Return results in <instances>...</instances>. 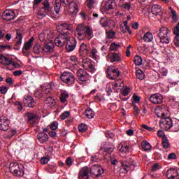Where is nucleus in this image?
<instances>
[{
	"mask_svg": "<svg viewBox=\"0 0 179 179\" xmlns=\"http://www.w3.org/2000/svg\"><path fill=\"white\" fill-rule=\"evenodd\" d=\"M10 121L5 116L0 117V131H8Z\"/></svg>",
	"mask_w": 179,
	"mask_h": 179,
	"instance_id": "obj_15",
	"label": "nucleus"
},
{
	"mask_svg": "<svg viewBox=\"0 0 179 179\" xmlns=\"http://www.w3.org/2000/svg\"><path fill=\"white\" fill-rule=\"evenodd\" d=\"M172 132H178L179 131V120L172 121V126L171 127Z\"/></svg>",
	"mask_w": 179,
	"mask_h": 179,
	"instance_id": "obj_39",
	"label": "nucleus"
},
{
	"mask_svg": "<svg viewBox=\"0 0 179 179\" xmlns=\"http://www.w3.org/2000/svg\"><path fill=\"white\" fill-rule=\"evenodd\" d=\"M57 29L61 34V33L65 31V30H72V25L71 24L62 23L57 27Z\"/></svg>",
	"mask_w": 179,
	"mask_h": 179,
	"instance_id": "obj_22",
	"label": "nucleus"
},
{
	"mask_svg": "<svg viewBox=\"0 0 179 179\" xmlns=\"http://www.w3.org/2000/svg\"><path fill=\"white\" fill-rule=\"evenodd\" d=\"M76 39L71 38H69V40L66 42V50L68 51V52H72L75 48H76Z\"/></svg>",
	"mask_w": 179,
	"mask_h": 179,
	"instance_id": "obj_16",
	"label": "nucleus"
},
{
	"mask_svg": "<svg viewBox=\"0 0 179 179\" xmlns=\"http://www.w3.org/2000/svg\"><path fill=\"white\" fill-rule=\"evenodd\" d=\"M0 64L6 66H9V65L13 64V60H12V58L6 57L3 56V55H0Z\"/></svg>",
	"mask_w": 179,
	"mask_h": 179,
	"instance_id": "obj_21",
	"label": "nucleus"
},
{
	"mask_svg": "<svg viewBox=\"0 0 179 179\" xmlns=\"http://www.w3.org/2000/svg\"><path fill=\"white\" fill-rule=\"evenodd\" d=\"M122 8L123 9H125V10H129V9H131V3H124L122 5Z\"/></svg>",
	"mask_w": 179,
	"mask_h": 179,
	"instance_id": "obj_59",
	"label": "nucleus"
},
{
	"mask_svg": "<svg viewBox=\"0 0 179 179\" xmlns=\"http://www.w3.org/2000/svg\"><path fill=\"white\" fill-rule=\"evenodd\" d=\"M69 97V94L66 92L64 91L61 94L60 96V101L62 103H65L66 101V99Z\"/></svg>",
	"mask_w": 179,
	"mask_h": 179,
	"instance_id": "obj_45",
	"label": "nucleus"
},
{
	"mask_svg": "<svg viewBox=\"0 0 179 179\" xmlns=\"http://www.w3.org/2000/svg\"><path fill=\"white\" fill-rule=\"evenodd\" d=\"M141 147L145 152H148L152 149V145L147 141H143L141 143Z\"/></svg>",
	"mask_w": 179,
	"mask_h": 179,
	"instance_id": "obj_38",
	"label": "nucleus"
},
{
	"mask_svg": "<svg viewBox=\"0 0 179 179\" xmlns=\"http://www.w3.org/2000/svg\"><path fill=\"white\" fill-rule=\"evenodd\" d=\"M69 40L68 32L61 33L58 37L55 39V43L57 47H64L66 44V41Z\"/></svg>",
	"mask_w": 179,
	"mask_h": 179,
	"instance_id": "obj_5",
	"label": "nucleus"
},
{
	"mask_svg": "<svg viewBox=\"0 0 179 179\" xmlns=\"http://www.w3.org/2000/svg\"><path fill=\"white\" fill-rule=\"evenodd\" d=\"M62 5L69 6V13H71V15H76L78 12H79L78 4H76L73 0H55L54 7L56 15L59 13Z\"/></svg>",
	"mask_w": 179,
	"mask_h": 179,
	"instance_id": "obj_1",
	"label": "nucleus"
},
{
	"mask_svg": "<svg viewBox=\"0 0 179 179\" xmlns=\"http://www.w3.org/2000/svg\"><path fill=\"white\" fill-rule=\"evenodd\" d=\"M169 32L170 31L167 27H164L159 29L158 36L162 44H169V43H170V39L169 38V36H168Z\"/></svg>",
	"mask_w": 179,
	"mask_h": 179,
	"instance_id": "obj_4",
	"label": "nucleus"
},
{
	"mask_svg": "<svg viewBox=\"0 0 179 179\" xmlns=\"http://www.w3.org/2000/svg\"><path fill=\"white\" fill-rule=\"evenodd\" d=\"M141 39L143 40L144 43H152L153 41V34L150 31H148L144 34Z\"/></svg>",
	"mask_w": 179,
	"mask_h": 179,
	"instance_id": "obj_28",
	"label": "nucleus"
},
{
	"mask_svg": "<svg viewBox=\"0 0 179 179\" xmlns=\"http://www.w3.org/2000/svg\"><path fill=\"white\" fill-rule=\"evenodd\" d=\"M136 76L137 79H139L140 80H143V79H145V73L141 69L136 71Z\"/></svg>",
	"mask_w": 179,
	"mask_h": 179,
	"instance_id": "obj_44",
	"label": "nucleus"
},
{
	"mask_svg": "<svg viewBox=\"0 0 179 179\" xmlns=\"http://www.w3.org/2000/svg\"><path fill=\"white\" fill-rule=\"evenodd\" d=\"M86 5L89 9H93L97 5V2H96V0H87Z\"/></svg>",
	"mask_w": 179,
	"mask_h": 179,
	"instance_id": "obj_40",
	"label": "nucleus"
},
{
	"mask_svg": "<svg viewBox=\"0 0 179 179\" xmlns=\"http://www.w3.org/2000/svg\"><path fill=\"white\" fill-rule=\"evenodd\" d=\"M37 138L41 143H44L48 141V134L45 132H41L37 135Z\"/></svg>",
	"mask_w": 179,
	"mask_h": 179,
	"instance_id": "obj_31",
	"label": "nucleus"
},
{
	"mask_svg": "<svg viewBox=\"0 0 179 179\" xmlns=\"http://www.w3.org/2000/svg\"><path fill=\"white\" fill-rule=\"evenodd\" d=\"M129 92H131L129 87H126L122 91V94L123 96H128V94H129Z\"/></svg>",
	"mask_w": 179,
	"mask_h": 179,
	"instance_id": "obj_61",
	"label": "nucleus"
},
{
	"mask_svg": "<svg viewBox=\"0 0 179 179\" xmlns=\"http://www.w3.org/2000/svg\"><path fill=\"white\" fill-rule=\"evenodd\" d=\"M163 99V95L159 93L152 94L150 96V101L152 103V104H162Z\"/></svg>",
	"mask_w": 179,
	"mask_h": 179,
	"instance_id": "obj_17",
	"label": "nucleus"
},
{
	"mask_svg": "<svg viewBox=\"0 0 179 179\" xmlns=\"http://www.w3.org/2000/svg\"><path fill=\"white\" fill-rule=\"evenodd\" d=\"M85 115L89 119H92L94 117V111H93V110H92V108H88L85 110Z\"/></svg>",
	"mask_w": 179,
	"mask_h": 179,
	"instance_id": "obj_41",
	"label": "nucleus"
},
{
	"mask_svg": "<svg viewBox=\"0 0 179 179\" xmlns=\"http://www.w3.org/2000/svg\"><path fill=\"white\" fill-rule=\"evenodd\" d=\"M38 37L40 41H51L54 38V33L51 30L46 29L41 33Z\"/></svg>",
	"mask_w": 179,
	"mask_h": 179,
	"instance_id": "obj_11",
	"label": "nucleus"
},
{
	"mask_svg": "<svg viewBox=\"0 0 179 179\" xmlns=\"http://www.w3.org/2000/svg\"><path fill=\"white\" fill-rule=\"evenodd\" d=\"M61 80L64 83H66V85H73L75 83V76L71 72L65 71L64 72L61 77Z\"/></svg>",
	"mask_w": 179,
	"mask_h": 179,
	"instance_id": "obj_8",
	"label": "nucleus"
},
{
	"mask_svg": "<svg viewBox=\"0 0 179 179\" xmlns=\"http://www.w3.org/2000/svg\"><path fill=\"white\" fill-rule=\"evenodd\" d=\"M170 115L167 116V117H164L159 121V127L162 129L168 130V129H171V126L173 124V120L170 119Z\"/></svg>",
	"mask_w": 179,
	"mask_h": 179,
	"instance_id": "obj_12",
	"label": "nucleus"
},
{
	"mask_svg": "<svg viewBox=\"0 0 179 179\" xmlns=\"http://www.w3.org/2000/svg\"><path fill=\"white\" fill-rule=\"evenodd\" d=\"M24 104L27 106V107H34V99H33V97H31V96H27L24 98Z\"/></svg>",
	"mask_w": 179,
	"mask_h": 179,
	"instance_id": "obj_27",
	"label": "nucleus"
},
{
	"mask_svg": "<svg viewBox=\"0 0 179 179\" xmlns=\"http://www.w3.org/2000/svg\"><path fill=\"white\" fill-rule=\"evenodd\" d=\"M69 115H71V113L69 111H64L60 115V118L61 120H66Z\"/></svg>",
	"mask_w": 179,
	"mask_h": 179,
	"instance_id": "obj_54",
	"label": "nucleus"
},
{
	"mask_svg": "<svg viewBox=\"0 0 179 179\" xmlns=\"http://www.w3.org/2000/svg\"><path fill=\"white\" fill-rule=\"evenodd\" d=\"M50 162L49 157H43L41 159V164H47Z\"/></svg>",
	"mask_w": 179,
	"mask_h": 179,
	"instance_id": "obj_56",
	"label": "nucleus"
},
{
	"mask_svg": "<svg viewBox=\"0 0 179 179\" xmlns=\"http://www.w3.org/2000/svg\"><path fill=\"white\" fill-rule=\"evenodd\" d=\"M166 176L168 179H179L178 171L176 169L171 168L166 171Z\"/></svg>",
	"mask_w": 179,
	"mask_h": 179,
	"instance_id": "obj_18",
	"label": "nucleus"
},
{
	"mask_svg": "<svg viewBox=\"0 0 179 179\" xmlns=\"http://www.w3.org/2000/svg\"><path fill=\"white\" fill-rule=\"evenodd\" d=\"M80 51H82L83 52H89V51H90V47H89V45L85 44V43H82L80 45Z\"/></svg>",
	"mask_w": 179,
	"mask_h": 179,
	"instance_id": "obj_46",
	"label": "nucleus"
},
{
	"mask_svg": "<svg viewBox=\"0 0 179 179\" xmlns=\"http://www.w3.org/2000/svg\"><path fill=\"white\" fill-rule=\"evenodd\" d=\"M173 34H175L173 43L176 47H179V22L176 25V27L173 29Z\"/></svg>",
	"mask_w": 179,
	"mask_h": 179,
	"instance_id": "obj_25",
	"label": "nucleus"
},
{
	"mask_svg": "<svg viewBox=\"0 0 179 179\" xmlns=\"http://www.w3.org/2000/svg\"><path fill=\"white\" fill-rule=\"evenodd\" d=\"M171 12V14H172V20L174 21V22H177V20H178V17L177 16V12L176 10H174L173 9V8L170 7L169 8Z\"/></svg>",
	"mask_w": 179,
	"mask_h": 179,
	"instance_id": "obj_50",
	"label": "nucleus"
},
{
	"mask_svg": "<svg viewBox=\"0 0 179 179\" xmlns=\"http://www.w3.org/2000/svg\"><path fill=\"white\" fill-rule=\"evenodd\" d=\"M117 149L121 153H127V152H129V147L127 144H119Z\"/></svg>",
	"mask_w": 179,
	"mask_h": 179,
	"instance_id": "obj_35",
	"label": "nucleus"
},
{
	"mask_svg": "<svg viewBox=\"0 0 179 179\" xmlns=\"http://www.w3.org/2000/svg\"><path fill=\"white\" fill-rule=\"evenodd\" d=\"M108 38H114V36H115V32L113 30H110L109 31L107 32L106 34Z\"/></svg>",
	"mask_w": 179,
	"mask_h": 179,
	"instance_id": "obj_57",
	"label": "nucleus"
},
{
	"mask_svg": "<svg viewBox=\"0 0 179 179\" xmlns=\"http://www.w3.org/2000/svg\"><path fill=\"white\" fill-rule=\"evenodd\" d=\"M42 51H43V48H41V46L38 44H36L34 45V52L35 54H40V52H41Z\"/></svg>",
	"mask_w": 179,
	"mask_h": 179,
	"instance_id": "obj_51",
	"label": "nucleus"
},
{
	"mask_svg": "<svg viewBox=\"0 0 179 179\" xmlns=\"http://www.w3.org/2000/svg\"><path fill=\"white\" fill-rule=\"evenodd\" d=\"M22 38L23 37L22 36V34H19L17 35L15 50H20V45H22Z\"/></svg>",
	"mask_w": 179,
	"mask_h": 179,
	"instance_id": "obj_37",
	"label": "nucleus"
},
{
	"mask_svg": "<svg viewBox=\"0 0 179 179\" xmlns=\"http://www.w3.org/2000/svg\"><path fill=\"white\" fill-rule=\"evenodd\" d=\"M33 41H34V38L31 37L27 42L24 44V48L22 51H29L31 45H33Z\"/></svg>",
	"mask_w": 179,
	"mask_h": 179,
	"instance_id": "obj_34",
	"label": "nucleus"
},
{
	"mask_svg": "<svg viewBox=\"0 0 179 179\" xmlns=\"http://www.w3.org/2000/svg\"><path fill=\"white\" fill-rule=\"evenodd\" d=\"M134 64L137 66H139L142 65V57H141L139 55H136L134 57Z\"/></svg>",
	"mask_w": 179,
	"mask_h": 179,
	"instance_id": "obj_47",
	"label": "nucleus"
},
{
	"mask_svg": "<svg viewBox=\"0 0 179 179\" xmlns=\"http://www.w3.org/2000/svg\"><path fill=\"white\" fill-rule=\"evenodd\" d=\"M112 87L114 90L118 92V90H121L124 87V83L121 80H117L112 83Z\"/></svg>",
	"mask_w": 179,
	"mask_h": 179,
	"instance_id": "obj_26",
	"label": "nucleus"
},
{
	"mask_svg": "<svg viewBox=\"0 0 179 179\" xmlns=\"http://www.w3.org/2000/svg\"><path fill=\"white\" fill-rule=\"evenodd\" d=\"M29 122H36L37 121V115L30 114L28 117Z\"/></svg>",
	"mask_w": 179,
	"mask_h": 179,
	"instance_id": "obj_53",
	"label": "nucleus"
},
{
	"mask_svg": "<svg viewBox=\"0 0 179 179\" xmlns=\"http://www.w3.org/2000/svg\"><path fill=\"white\" fill-rule=\"evenodd\" d=\"M131 169V164L129 162L124 161L122 162V166H121V171L124 173V174L128 173Z\"/></svg>",
	"mask_w": 179,
	"mask_h": 179,
	"instance_id": "obj_30",
	"label": "nucleus"
},
{
	"mask_svg": "<svg viewBox=\"0 0 179 179\" xmlns=\"http://www.w3.org/2000/svg\"><path fill=\"white\" fill-rule=\"evenodd\" d=\"M115 7V1L114 0H107L105 2V9L106 10H110V9H114Z\"/></svg>",
	"mask_w": 179,
	"mask_h": 179,
	"instance_id": "obj_33",
	"label": "nucleus"
},
{
	"mask_svg": "<svg viewBox=\"0 0 179 179\" xmlns=\"http://www.w3.org/2000/svg\"><path fill=\"white\" fill-rule=\"evenodd\" d=\"M79 179H89V168L85 166L81 169L78 173Z\"/></svg>",
	"mask_w": 179,
	"mask_h": 179,
	"instance_id": "obj_20",
	"label": "nucleus"
},
{
	"mask_svg": "<svg viewBox=\"0 0 179 179\" xmlns=\"http://www.w3.org/2000/svg\"><path fill=\"white\" fill-rule=\"evenodd\" d=\"M9 170L15 177H22L24 174L23 169H22V165H19L17 162H11Z\"/></svg>",
	"mask_w": 179,
	"mask_h": 179,
	"instance_id": "obj_3",
	"label": "nucleus"
},
{
	"mask_svg": "<svg viewBox=\"0 0 179 179\" xmlns=\"http://www.w3.org/2000/svg\"><path fill=\"white\" fill-rule=\"evenodd\" d=\"M99 23L101 27H103L104 29H110L115 26V22H114V20L108 19L107 17L101 18V20H99Z\"/></svg>",
	"mask_w": 179,
	"mask_h": 179,
	"instance_id": "obj_13",
	"label": "nucleus"
},
{
	"mask_svg": "<svg viewBox=\"0 0 179 179\" xmlns=\"http://www.w3.org/2000/svg\"><path fill=\"white\" fill-rule=\"evenodd\" d=\"M157 170H160V166H159L158 164H155L152 166V169H151V171H152L153 173H155V171H157Z\"/></svg>",
	"mask_w": 179,
	"mask_h": 179,
	"instance_id": "obj_62",
	"label": "nucleus"
},
{
	"mask_svg": "<svg viewBox=\"0 0 179 179\" xmlns=\"http://www.w3.org/2000/svg\"><path fill=\"white\" fill-rule=\"evenodd\" d=\"M78 130L80 132H86L87 131V125L85 124H81L78 126Z\"/></svg>",
	"mask_w": 179,
	"mask_h": 179,
	"instance_id": "obj_52",
	"label": "nucleus"
},
{
	"mask_svg": "<svg viewBox=\"0 0 179 179\" xmlns=\"http://www.w3.org/2000/svg\"><path fill=\"white\" fill-rule=\"evenodd\" d=\"M114 150V145H110L109 147H105L104 151L106 153H111Z\"/></svg>",
	"mask_w": 179,
	"mask_h": 179,
	"instance_id": "obj_58",
	"label": "nucleus"
},
{
	"mask_svg": "<svg viewBox=\"0 0 179 179\" xmlns=\"http://www.w3.org/2000/svg\"><path fill=\"white\" fill-rule=\"evenodd\" d=\"M43 6L41 8L38 12V19H43V17H45L50 12V3L48 0H45L43 2Z\"/></svg>",
	"mask_w": 179,
	"mask_h": 179,
	"instance_id": "obj_10",
	"label": "nucleus"
},
{
	"mask_svg": "<svg viewBox=\"0 0 179 179\" xmlns=\"http://www.w3.org/2000/svg\"><path fill=\"white\" fill-rule=\"evenodd\" d=\"M90 174L92 176H94V177H99L104 173V171L103 170V167L99 166V165H93L91 166L90 170Z\"/></svg>",
	"mask_w": 179,
	"mask_h": 179,
	"instance_id": "obj_14",
	"label": "nucleus"
},
{
	"mask_svg": "<svg viewBox=\"0 0 179 179\" xmlns=\"http://www.w3.org/2000/svg\"><path fill=\"white\" fill-rule=\"evenodd\" d=\"M106 74L108 76V78L109 79H111L112 80H114L117 79L121 75V73L120 72V70L114 66H109L108 67V70L106 71Z\"/></svg>",
	"mask_w": 179,
	"mask_h": 179,
	"instance_id": "obj_6",
	"label": "nucleus"
},
{
	"mask_svg": "<svg viewBox=\"0 0 179 179\" xmlns=\"http://www.w3.org/2000/svg\"><path fill=\"white\" fill-rule=\"evenodd\" d=\"M155 114L159 118H167L170 115L169 108L166 106H158L155 108Z\"/></svg>",
	"mask_w": 179,
	"mask_h": 179,
	"instance_id": "obj_7",
	"label": "nucleus"
},
{
	"mask_svg": "<svg viewBox=\"0 0 179 179\" xmlns=\"http://www.w3.org/2000/svg\"><path fill=\"white\" fill-rule=\"evenodd\" d=\"M3 20H13L16 15L13 10H6L2 15Z\"/></svg>",
	"mask_w": 179,
	"mask_h": 179,
	"instance_id": "obj_19",
	"label": "nucleus"
},
{
	"mask_svg": "<svg viewBox=\"0 0 179 179\" xmlns=\"http://www.w3.org/2000/svg\"><path fill=\"white\" fill-rule=\"evenodd\" d=\"M120 47L121 45L113 43L110 46V51H117Z\"/></svg>",
	"mask_w": 179,
	"mask_h": 179,
	"instance_id": "obj_49",
	"label": "nucleus"
},
{
	"mask_svg": "<svg viewBox=\"0 0 179 179\" xmlns=\"http://www.w3.org/2000/svg\"><path fill=\"white\" fill-rule=\"evenodd\" d=\"M162 146L164 149H169V148H170V142H169V139L167 138V136L163 137Z\"/></svg>",
	"mask_w": 179,
	"mask_h": 179,
	"instance_id": "obj_43",
	"label": "nucleus"
},
{
	"mask_svg": "<svg viewBox=\"0 0 179 179\" xmlns=\"http://www.w3.org/2000/svg\"><path fill=\"white\" fill-rule=\"evenodd\" d=\"M49 170H51V173H55V171H57V164L55 163L50 164Z\"/></svg>",
	"mask_w": 179,
	"mask_h": 179,
	"instance_id": "obj_55",
	"label": "nucleus"
},
{
	"mask_svg": "<svg viewBox=\"0 0 179 179\" xmlns=\"http://www.w3.org/2000/svg\"><path fill=\"white\" fill-rule=\"evenodd\" d=\"M113 83H108L106 85V93H108V96H110V94H111V93H113Z\"/></svg>",
	"mask_w": 179,
	"mask_h": 179,
	"instance_id": "obj_48",
	"label": "nucleus"
},
{
	"mask_svg": "<svg viewBox=\"0 0 179 179\" xmlns=\"http://www.w3.org/2000/svg\"><path fill=\"white\" fill-rule=\"evenodd\" d=\"M45 103L46 104H48V106H50V107H54V106H55V99H54V98L51 96H48L46 98Z\"/></svg>",
	"mask_w": 179,
	"mask_h": 179,
	"instance_id": "obj_42",
	"label": "nucleus"
},
{
	"mask_svg": "<svg viewBox=\"0 0 179 179\" xmlns=\"http://www.w3.org/2000/svg\"><path fill=\"white\" fill-rule=\"evenodd\" d=\"M82 62L84 69H85L86 71H89V72H91V73H94V72H96L94 62L92 61V59L89 58H84Z\"/></svg>",
	"mask_w": 179,
	"mask_h": 179,
	"instance_id": "obj_9",
	"label": "nucleus"
},
{
	"mask_svg": "<svg viewBox=\"0 0 179 179\" xmlns=\"http://www.w3.org/2000/svg\"><path fill=\"white\" fill-rule=\"evenodd\" d=\"M107 59L108 62H118L119 61H121V57L119 54L113 52L111 55L107 56Z\"/></svg>",
	"mask_w": 179,
	"mask_h": 179,
	"instance_id": "obj_23",
	"label": "nucleus"
},
{
	"mask_svg": "<svg viewBox=\"0 0 179 179\" xmlns=\"http://www.w3.org/2000/svg\"><path fill=\"white\" fill-rule=\"evenodd\" d=\"M54 43L52 41H50L48 43H47L44 48H43V51L45 52H52L54 51Z\"/></svg>",
	"mask_w": 179,
	"mask_h": 179,
	"instance_id": "obj_29",
	"label": "nucleus"
},
{
	"mask_svg": "<svg viewBox=\"0 0 179 179\" xmlns=\"http://www.w3.org/2000/svg\"><path fill=\"white\" fill-rule=\"evenodd\" d=\"M50 128L52 129V131H55V129H58V122H53L50 124Z\"/></svg>",
	"mask_w": 179,
	"mask_h": 179,
	"instance_id": "obj_60",
	"label": "nucleus"
},
{
	"mask_svg": "<svg viewBox=\"0 0 179 179\" xmlns=\"http://www.w3.org/2000/svg\"><path fill=\"white\" fill-rule=\"evenodd\" d=\"M151 12L155 16H159L162 13V7L159 5H153L151 7Z\"/></svg>",
	"mask_w": 179,
	"mask_h": 179,
	"instance_id": "obj_32",
	"label": "nucleus"
},
{
	"mask_svg": "<svg viewBox=\"0 0 179 179\" xmlns=\"http://www.w3.org/2000/svg\"><path fill=\"white\" fill-rule=\"evenodd\" d=\"M75 36L78 40H83L85 37L92 38L93 37V31L90 27H86L84 24H80L77 26Z\"/></svg>",
	"mask_w": 179,
	"mask_h": 179,
	"instance_id": "obj_2",
	"label": "nucleus"
},
{
	"mask_svg": "<svg viewBox=\"0 0 179 179\" xmlns=\"http://www.w3.org/2000/svg\"><path fill=\"white\" fill-rule=\"evenodd\" d=\"M77 76L81 82H86L87 80V73L82 69L78 70Z\"/></svg>",
	"mask_w": 179,
	"mask_h": 179,
	"instance_id": "obj_24",
	"label": "nucleus"
},
{
	"mask_svg": "<svg viewBox=\"0 0 179 179\" xmlns=\"http://www.w3.org/2000/svg\"><path fill=\"white\" fill-rule=\"evenodd\" d=\"M90 52V57L93 59H97L99 58V51L95 48H92Z\"/></svg>",
	"mask_w": 179,
	"mask_h": 179,
	"instance_id": "obj_36",
	"label": "nucleus"
},
{
	"mask_svg": "<svg viewBox=\"0 0 179 179\" xmlns=\"http://www.w3.org/2000/svg\"><path fill=\"white\" fill-rule=\"evenodd\" d=\"M70 61L71 62V64H76V62H78V57L76 56H71L70 57Z\"/></svg>",
	"mask_w": 179,
	"mask_h": 179,
	"instance_id": "obj_64",
	"label": "nucleus"
},
{
	"mask_svg": "<svg viewBox=\"0 0 179 179\" xmlns=\"http://www.w3.org/2000/svg\"><path fill=\"white\" fill-rule=\"evenodd\" d=\"M159 73H161V75H162V76H167V69H166L165 68H162L159 70Z\"/></svg>",
	"mask_w": 179,
	"mask_h": 179,
	"instance_id": "obj_63",
	"label": "nucleus"
}]
</instances>
